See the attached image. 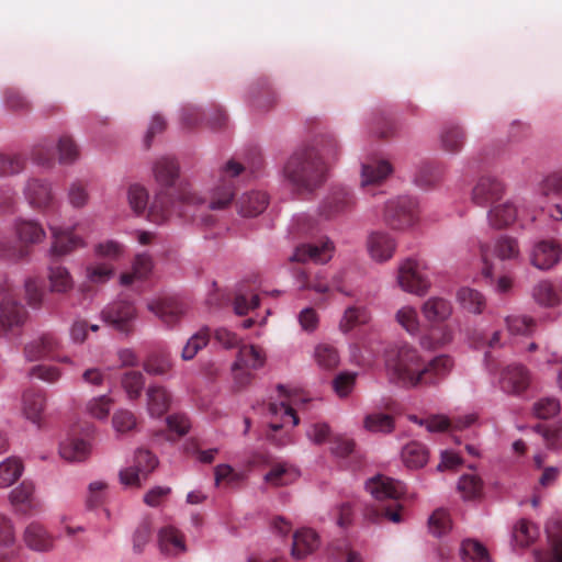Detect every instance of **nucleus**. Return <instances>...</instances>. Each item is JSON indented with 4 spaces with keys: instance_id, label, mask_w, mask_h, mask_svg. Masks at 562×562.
Wrapping results in <instances>:
<instances>
[{
    "instance_id": "obj_35",
    "label": "nucleus",
    "mask_w": 562,
    "mask_h": 562,
    "mask_svg": "<svg viewBox=\"0 0 562 562\" xmlns=\"http://www.w3.org/2000/svg\"><path fill=\"white\" fill-rule=\"evenodd\" d=\"M425 379L423 383L434 384L438 379L446 376L453 368V360L447 355L435 357L431 361L425 362Z\"/></svg>"
},
{
    "instance_id": "obj_42",
    "label": "nucleus",
    "mask_w": 562,
    "mask_h": 562,
    "mask_svg": "<svg viewBox=\"0 0 562 562\" xmlns=\"http://www.w3.org/2000/svg\"><path fill=\"white\" fill-rule=\"evenodd\" d=\"M48 280L53 292L65 293L74 286L71 274L64 266H50Z\"/></svg>"
},
{
    "instance_id": "obj_33",
    "label": "nucleus",
    "mask_w": 562,
    "mask_h": 562,
    "mask_svg": "<svg viewBox=\"0 0 562 562\" xmlns=\"http://www.w3.org/2000/svg\"><path fill=\"white\" fill-rule=\"evenodd\" d=\"M147 307L167 326L177 324L184 314L183 307L175 302L154 301L148 303Z\"/></svg>"
},
{
    "instance_id": "obj_39",
    "label": "nucleus",
    "mask_w": 562,
    "mask_h": 562,
    "mask_svg": "<svg viewBox=\"0 0 562 562\" xmlns=\"http://www.w3.org/2000/svg\"><path fill=\"white\" fill-rule=\"evenodd\" d=\"M127 202L135 215H144L149 206V192L146 187L132 183L127 189Z\"/></svg>"
},
{
    "instance_id": "obj_32",
    "label": "nucleus",
    "mask_w": 562,
    "mask_h": 562,
    "mask_svg": "<svg viewBox=\"0 0 562 562\" xmlns=\"http://www.w3.org/2000/svg\"><path fill=\"white\" fill-rule=\"evenodd\" d=\"M45 408V397L42 393L25 391L22 395V413L26 419L40 425Z\"/></svg>"
},
{
    "instance_id": "obj_31",
    "label": "nucleus",
    "mask_w": 562,
    "mask_h": 562,
    "mask_svg": "<svg viewBox=\"0 0 562 562\" xmlns=\"http://www.w3.org/2000/svg\"><path fill=\"white\" fill-rule=\"evenodd\" d=\"M268 205V196L260 191H250L244 193L238 200V212L241 216H257L262 213Z\"/></svg>"
},
{
    "instance_id": "obj_61",
    "label": "nucleus",
    "mask_w": 562,
    "mask_h": 562,
    "mask_svg": "<svg viewBox=\"0 0 562 562\" xmlns=\"http://www.w3.org/2000/svg\"><path fill=\"white\" fill-rule=\"evenodd\" d=\"M112 426L116 434L123 435L136 427L134 414L127 409H117L112 417Z\"/></svg>"
},
{
    "instance_id": "obj_17",
    "label": "nucleus",
    "mask_w": 562,
    "mask_h": 562,
    "mask_svg": "<svg viewBox=\"0 0 562 562\" xmlns=\"http://www.w3.org/2000/svg\"><path fill=\"white\" fill-rule=\"evenodd\" d=\"M505 193V186L496 178H481L472 191V199L479 205H493Z\"/></svg>"
},
{
    "instance_id": "obj_48",
    "label": "nucleus",
    "mask_w": 562,
    "mask_h": 562,
    "mask_svg": "<svg viewBox=\"0 0 562 562\" xmlns=\"http://www.w3.org/2000/svg\"><path fill=\"white\" fill-rule=\"evenodd\" d=\"M209 340L210 329L209 327H202L188 339L182 349L181 358L184 361L193 359L201 349L206 347Z\"/></svg>"
},
{
    "instance_id": "obj_63",
    "label": "nucleus",
    "mask_w": 562,
    "mask_h": 562,
    "mask_svg": "<svg viewBox=\"0 0 562 562\" xmlns=\"http://www.w3.org/2000/svg\"><path fill=\"white\" fill-rule=\"evenodd\" d=\"M133 467L139 470L143 474L144 480L147 479L148 474L154 471L157 465V459L151 452L145 449H138L135 451Z\"/></svg>"
},
{
    "instance_id": "obj_37",
    "label": "nucleus",
    "mask_w": 562,
    "mask_h": 562,
    "mask_svg": "<svg viewBox=\"0 0 562 562\" xmlns=\"http://www.w3.org/2000/svg\"><path fill=\"white\" fill-rule=\"evenodd\" d=\"M457 301L460 306L472 314H481L485 307L484 295L477 290L471 288H461L457 292Z\"/></svg>"
},
{
    "instance_id": "obj_29",
    "label": "nucleus",
    "mask_w": 562,
    "mask_h": 562,
    "mask_svg": "<svg viewBox=\"0 0 562 562\" xmlns=\"http://www.w3.org/2000/svg\"><path fill=\"white\" fill-rule=\"evenodd\" d=\"M422 313L430 323H442L452 315V305L443 297L431 296L423 303Z\"/></svg>"
},
{
    "instance_id": "obj_27",
    "label": "nucleus",
    "mask_w": 562,
    "mask_h": 562,
    "mask_svg": "<svg viewBox=\"0 0 562 562\" xmlns=\"http://www.w3.org/2000/svg\"><path fill=\"white\" fill-rule=\"evenodd\" d=\"M294 282L301 291H313L316 294L324 295L331 290L329 279L323 271L316 272L314 276H308L303 270L294 272Z\"/></svg>"
},
{
    "instance_id": "obj_55",
    "label": "nucleus",
    "mask_w": 562,
    "mask_h": 562,
    "mask_svg": "<svg viewBox=\"0 0 562 562\" xmlns=\"http://www.w3.org/2000/svg\"><path fill=\"white\" fill-rule=\"evenodd\" d=\"M460 553L464 562H488L485 547L475 540H464Z\"/></svg>"
},
{
    "instance_id": "obj_56",
    "label": "nucleus",
    "mask_w": 562,
    "mask_h": 562,
    "mask_svg": "<svg viewBox=\"0 0 562 562\" xmlns=\"http://www.w3.org/2000/svg\"><path fill=\"white\" fill-rule=\"evenodd\" d=\"M121 384L127 397L136 400L139 397L145 384L144 375L138 371L126 372L121 379Z\"/></svg>"
},
{
    "instance_id": "obj_24",
    "label": "nucleus",
    "mask_w": 562,
    "mask_h": 562,
    "mask_svg": "<svg viewBox=\"0 0 562 562\" xmlns=\"http://www.w3.org/2000/svg\"><path fill=\"white\" fill-rule=\"evenodd\" d=\"M171 196L165 190L157 191L146 212L147 220L157 225L167 223L171 216Z\"/></svg>"
},
{
    "instance_id": "obj_22",
    "label": "nucleus",
    "mask_w": 562,
    "mask_h": 562,
    "mask_svg": "<svg viewBox=\"0 0 562 562\" xmlns=\"http://www.w3.org/2000/svg\"><path fill=\"white\" fill-rule=\"evenodd\" d=\"M171 394L167 387L151 384L146 391V405L151 417H161L170 407Z\"/></svg>"
},
{
    "instance_id": "obj_6",
    "label": "nucleus",
    "mask_w": 562,
    "mask_h": 562,
    "mask_svg": "<svg viewBox=\"0 0 562 562\" xmlns=\"http://www.w3.org/2000/svg\"><path fill=\"white\" fill-rule=\"evenodd\" d=\"M384 220L394 229H406L417 221V202L409 196H397L385 203Z\"/></svg>"
},
{
    "instance_id": "obj_18",
    "label": "nucleus",
    "mask_w": 562,
    "mask_h": 562,
    "mask_svg": "<svg viewBox=\"0 0 562 562\" xmlns=\"http://www.w3.org/2000/svg\"><path fill=\"white\" fill-rule=\"evenodd\" d=\"M24 196L31 206L45 209L54 200L52 184L45 180L30 179L24 188Z\"/></svg>"
},
{
    "instance_id": "obj_15",
    "label": "nucleus",
    "mask_w": 562,
    "mask_h": 562,
    "mask_svg": "<svg viewBox=\"0 0 562 562\" xmlns=\"http://www.w3.org/2000/svg\"><path fill=\"white\" fill-rule=\"evenodd\" d=\"M367 248L370 257L376 262L390 260L396 249L395 239L385 232H372L368 236Z\"/></svg>"
},
{
    "instance_id": "obj_21",
    "label": "nucleus",
    "mask_w": 562,
    "mask_h": 562,
    "mask_svg": "<svg viewBox=\"0 0 562 562\" xmlns=\"http://www.w3.org/2000/svg\"><path fill=\"white\" fill-rule=\"evenodd\" d=\"M158 547L162 554L177 557L187 551L183 535L172 526H165L158 530Z\"/></svg>"
},
{
    "instance_id": "obj_7",
    "label": "nucleus",
    "mask_w": 562,
    "mask_h": 562,
    "mask_svg": "<svg viewBox=\"0 0 562 562\" xmlns=\"http://www.w3.org/2000/svg\"><path fill=\"white\" fill-rule=\"evenodd\" d=\"M484 278L492 280L493 272L490 265V259L496 257L499 260H514L519 257V246L515 238L503 236L492 244H484L481 246Z\"/></svg>"
},
{
    "instance_id": "obj_59",
    "label": "nucleus",
    "mask_w": 562,
    "mask_h": 562,
    "mask_svg": "<svg viewBox=\"0 0 562 562\" xmlns=\"http://www.w3.org/2000/svg\"><path fill=\"white\" fill-rule=\"evenodd\" d=\"M109 484L104 480H94L89 483L86 503L89 508H93L101 504L105 498Z\"/></svg>"
},
{
    "instance_id": "obj_49",
    "label": "nucleus",
    "mask_w": 562,
    "mask_h": 562,
    "mask_svg": "<svg viewBox=\"0 0 562 562\" xmlns=\"http://www.w3.org/2000/svg\"><path fill=\"white\" fill-rule=\"evenodd\" d=\"M395 319L411 336H415L419 333L420 322L415 307L409 305L401 307L395 314Z\"/></svg>"
},
{
    "instance_id": "obj_28",
    "label": "nucleus",
    "mask_w": 562,
    "mask_h": 562,
    "mask_svg": "<svg viewBox=\"0 0 562 562\" xmlns=\"http://www.w3.org/2000/svg\"><path fill=\"white\" fill-rule=\"evenodd\" d=\"M35 485L31 481H23L11 490L9 494L10 503L18 509L32 510L38 507L35 496Z\"/></svg>"
},
{
    "instance_id": "obj_23",
    "label": "nucleus",
    "mask_w": 562,
    "mask_h": 562,
    "mask_svg": "<svg viewBox=\"0 0 562 562\" xmlns=\"http://www.w3.org/2000/svg\"><path fill=\"white\" fill-rule=\"evenodd\" d=\"M153 176L161 190L171 188L179 177V166L175 159L161 157L153 165Z\"/></svg>"
},
{
    "instance_id": "obj_38",
    "label": "nucleus",
    "mask_w": 562,
    "mask_h": 562,
    "mask_svg": "<svg viewBox=\"0 0 562 562\" xmlns=\"http://www.w3.org/2000/svg\"><path fill=\"white\" fill-rule=\"evenodd\" d=\"M312 358L321 370H333L340 362L337 349L334 346L324 342L315 346Z\"/></svg>"
},
{
    "instance_id": "obj_64",
    "label": "nucleus",
    "mask_w": 562,
    "mask_h": 562,
    "mask_svg": "<svg viewBox=\"0 0 562 562\" xmlns=\"http://www.w3.org/2000/svg\"><path fill=\"white\" fill-rule=\"evenodd\" d=\"M357 373L344 371L333 380V389L339 397H347L353 391Z\"/></svg>"
},
{
    "instance_id": "obj_53",
    "label": "nucleus",
    "mask_w": 562,
    "mask_h": 562,
    "mask_svg": "<svg viewBox=\"0 0 562 562\" xmlns=\"http://www.w3.org/2000/svg\"><path fill=\"white\" fill-rule=\"evenodd\" d=\"M58 161L61 165H72L79 159L80 151L76 142L67 135L60 136L57 142Z\"/></svg>"
},
{
    "instance_id": "obj_3",
    "label": "nucleus",
    "mask_w": 562,
    "mask_h": 562,
    "mask_svg": "<svg viewBox=\"0 0 562 562\" xmlns=\"http://www.w3.org/2000/svg\"><path fill=\"white\" fill-rule=\"evenodd\" d=\"M532 202L527 195L515 194L509 199L494 202L487 213V220L494 228H504L513 225L527 212V203Z\"/></svg>"
},
{
    "instance_id": "obj_44",
    "label": "nucleus",
    "mask_w": 562,
    "mask_h": 562,
    "mask_svg": "<svg viewBox=\"0 0 562 562\" xmlns=\"http://www.w3.org/2000/svg\"><path fill=\"white\" fill-rule=\"evenodd\" d=\"M19 238L24 243H40L45 237L43 227L33 220H19L15 224Z\"/></svg>"
},
{
    "instance_id": "obj_13",
    "label": "nucleus",
    "mask_w": 562,
    "mask_h": 562,
    "mask_svg": "<svg viewBox=\"0 0 562 562\" xmlns=\"http://www.w3.org/2000/svg\"><path fill=\"white\" fill-rule=\"evenodd\" d=\"M26 317L24 306L12 296H5L0 303V336L21 326Z\"/></svg>"
},
{
    "instance_id": "obj_50",
    "label": "nucleus",
    "mask_w": 562,
    "mask_h": 562,
    "mask_svg": "<svg viewBox=\"0 0 562 562\" xmlns=\"http://www.w3.org/2000/svg\"><path fill=\"white\" fill-rule=\"evenodd\" d=\"M363 427L370 432L390 434L394 429V420L387 414L372 413L364 417Z\"/></svg>"
},
{
    "instance_id": "obj_20",
    "label": "nucleus",
    "mask_w": 562,
    "mask_h": 562,
    "mask_svg": "<svg viewBox=\"0 0 562 562\" xmlns=\"http://www.w3.org/2000/svg\"><path fill=\"white\" fill-rule=\"evenodd\" d=\"M91 451V441L77 436H68L59 445V454L68 462L86 461L90 457Z\"/></svg>"
},
{
    "instance_id": "obj_47",
    "label": "nucleus",
    "mask_w": 562,
    "mask_h": 562,
    "mask_svg": "<svg viewBox=\"0 0 562 562\" xmlns=\"http://www.w3.org/2000/svg\"><path fill=\"white\" fill-rule=\"evenodd\" d=\"M113 398L109 394H102L90 398L85 406L86 413L92 418L105 420L111 412Z\"/></svg>"
},
{
    "instance_id": "obj_36",
    "label": "nucleus",
    "mask_w": 562,
    "mask_h": 562,
    "mask_svg": "<svg viewBox=\"0 0 562 562\" xmlns=\"http://www.w3.org/2000/svg\"><path fill=\"white\" fill-rule=\"evenodd\" d=\"M401 457L407 468L419 469L428 462L429 452L423 443L412 441L403 447Z\"/></svg>"
},
{
    "instance_id": "obj_57",
    "label": "nucleus",
    "mask_w": 562,
    "mask_h": 562,
    "mask_svg": "<svg viewBox=\"0 0 562 562\" xmlns=\"http://www.w3.org/2000/svg\"><path fill=\"white\" fill-rule=\"evenodd\" d=\"M88 187L80 180L72 181L67 190V200L75 209H82L89 202Z\"/></svg>"
},
{
    "instance_id": "obj_43",
    "label": "nucleus",
    "mask_w": 562,
    "mask_h": 562,
    "mask_svg": "<svg viewBox=\"0 0 562 562\" xmlns=\"http://www.w3.org/2000/svg\"><path fill=\"white\" fill-rule=\"evenodd\" d=\"M114 276V268L108 262H93L85 268L86 282L90 284H104Z\"/></svg>"
},
{
    "instance_id": "obj_1",
    "label": "nucleus",
    "mask_w": 562,
    "mask_h": 562,
    "mask_svg": "<svg viewBox=\"0 0 562 562\" xmlns=\"http://www.w3.org/2000/svg\"><path fill=\"white\" fill-rule=\"evenodd\" d=\"M424 360L419 351L407 342L391 346L385 351V370L391 381L416 387L425 379Z\"/></svg>"
},
{
    "instance_id": "obj_54",
    "label": "nucleus",
    "mask_w": 562,
    "mask_h": 562,
    "mask_svg": "<svg viewBox=\"0 0 562 562\" xmlns=\"http://www.w3.org/2000/svg\"><path fill=\"white\" fill-rule=\"evenodd\" d=\"M532 296L542 306H554L559 304L560 297L549 281H540L533 286Z\"/></svg>"
},
{
    "instance_id": "obj_52",
    "label": "nucleus",
    "mask_w": 562,
    "mask_h": 562,
    "mask_svg": "<svg viewBox=\"0 0 562 562\" xmlns=\"http://www.w3.org/2000/svg\"><path fill=\"white\" fill-rule=\"evenodd\" d=\"M538 537V528L526 519H520L514 527L513 541L519 547H527Z\"/></svg>"
},
{
    "instance_id": "obj_62",
    "label": "nucleus",
    "mask_w": 562,
    "mask_h": 562,
    "mask_svg": "<svg viewBox=\"0 0 562 562\" xmlns=\"http://www.w3.org/2000/svg\"><path fill=\"white\" fill-rule=\"evenodd\" d=\"M124 252V245L113 239L99 243L94 247L95 256L106 258L110 260H119L120 258L123 257Z\"/></svg>"
},
{
    "instance_id": "obj_30",
    "label": "nucleus",
    "mask_w": 562,
    "mask_h": 562,
    "mask_svg": "<svg viewBox=\"0 0 562 562\" xmlns=\"http://www.w3.org/2000/svg\"><path fill=\"white\" fill-rule=\"evenodd\" d=\"M318 546L317 533L310 528H302L293 535L292 555L295 559H302L315 551Z\"/></svg>"
},
{
    "instance_id": "obj_19",
    "label": "nucleus",
    "mask_w": 562,
    "mask_h": 562,
    "mask_svg": "<svg viewBox=\"0 0 562 562\" xmlns=\"http://www.w3.org/2000/svg\"><path fill=\"white\" fill-rule=\"evenodd\" d=\"M529 384L530 374L524 366H508L502 373L501 386L507 393L519 394L527 390Z\"/></svg>"
},
{
    "instance_id": "obj_14",
    "label": "nucleus",
    "mask_w": 562,
    "mask_h": 562,
    "mask_svg": "<svg viewBox=\"0 0 562 562\" xmlns=\"http://www.w3.org/2000/svg\"><path fill=\"white\" fill-rule=\"evenodd\" d=\"M366 488L378 501H397L404 494V485L400 481L384 475L369 479Z\"/></svg>"
},
{
    "instance_id": "obj_2",
    "label": "nucleus",
    "mask_w": 562,
    "mask_h": 562,
    "mask_svg": "<svg viewBox=\"0 0 562 562\" xmlns=\"http://www.w3.org/2000/svg\"><path fill=\"white\" fill-rule=\"evenodd\" d=\"M327 167L313 149L293 153L284 166V176L299 191H312L321 186L326 177Z\"/></svg>"
},
{
    "instance_id": "obj_46",
    "label": "nucleus",
    "mask_w": 562,
    "mask_h": 562,
    "mask_svg": "<svg viewBox=\"0 0 562 562\" xmlns=\"http://www.w3.org/2000/svg\"><path fill=\"white\" fill-rule=\"evenodd\" d=\"M370 318V313L366 307L349 306L339 322V328L344 333H348L357 325L367 324Z\"/></svg>"
},
{
    "instance_id": "obj_26",
    "label": "nucleus",
    "mask_w": 562,
    "mask_h": 562,
    "mask_svg": "<svg viewBox=\"0 0 562 562\" xmlns=\"http://www.w3.org/2000/svg\"><path fill=\"white\" fill-rule=\"evenodd\" d=\"M265 350L255 345H247L239 348L236 360L232 364V370L236 371L241 368L260 369L266 363Z\"/></svg>"
},
{
    "instance_id": "obj_25",
    "label": "nucleus",
    "mask_w": 562,
    "mask_h": 562,
    "mask_svg": "<svg viewBox=\"0 0 562 562\" xmlns=\"http://www.w3.org/2000/svg\"><path fill=\"white\" fill-rule=\"evenodd\" d=\"M300 471L294 465L281 462L271 467L265 474L263 481L269 486L280 487L294 483L300 477Z\"/></svg>"
},
{
    "instance_id": "obj_4",
    "label": "nucleus",
    "mask_w": 562,
    "mask_h": 562,
    "mask_svg": "<svg viewBox=\"0 0 562 562\" xmlns=\"http://www.w3.org/2000/svg\"><path fill=\"white\" fill-rule=\"evenodd\" d=\"M243 166L234 160L227 161L221 169L218 182L209 191V209L221 211L227 209L234 200L235 189L231 180L226 177H237L243 171Z\"/></svg>"
},
{
    "instance_id": "obj_51",
    "label": "nucleus",
    "mask_w": 562,
    "mask_h": 562,
    "mask_svg": "<svg viewBox=\"0 0 562 562\" xmlns=\"http://www.w3.org/2000/svg\"><path fill=\"white\" fill-rule=\"evenodd\" d=\"M172 368V359L167 353H153L144 362V370L150 375H165Z\"/></svg>"
},
{
    "instance_id": "obj_45",
    "label": "nucleus",
    "mask_w": 562,
    "mask_h": 562,
    "mask_svg": "<svg viewBox=\"0 0 562 562\" xmlns=\"http://www.w3.org/2000/svg\"><path fill=\"white\" fill-rule=\"evenodd\" d=\"M439 139L445 151L456 154L464 144V133L459 126H448L441 131Z\"/></svg>"
},
{
    "instance_id": "obj_5",
    "label": "nucleus",
    "mask_w": 562,
    "mask_h": 562,
    "mask_svg": "<svg viewBox=\"0 0 562 562\" xmlns=\"http://www.w3.org/2000/svg\"><path fill=\"white\" fill-rule=\"evenodd\" d=\"M396 280L403 291L418 296L425 295L431 285L425 265L412 258L401 262Z\"/></svg>"
},
{
    "instance_id": "obj_12",
    "label": "nucleus",
    "mask_w": 562,
    "mask_h": 562,
    "mask_svg": "<svg viewBox=\"0 0 562 562\" xmlns=\"http://www.w3.org/2000/svg\"><path fill=\"white\" fill-rule=\"evenodd\" d=\"M334 244L329 240H323L321 245L303 244L295 248L289 257L292 262L305 263L313 261L316 263H325L333 257Z\"/></svg>"
},
{
    "instance_id": "obj_41",
    "label": "nucleus",
    "mask_w": 562,
    "mask_h": 562,
    "mask_svg": "<svg viewBox=\"0 0 562 562\" xmlns=\"http://www.w3.org/2000/svg\"><path fill=\"white\" fill-rule=\"evenodd\" d=\"M562 194V172L557 171L546 176L537 187V192L529 198L532 202H538V196L547 198L550 195Z\"/></svg>"
},
{
    "instance_id": "obj_58",
    "label": "nucleus",
    "mask_w": 562,
    "mask_h": 562,
    "mask_svg": "<svg viewBox=\"0 0 562 562\" xmlns=\"http://www.w3.org/2000/svg\"><path fill=\"white\" fill-rule=\"evenodd\" d=\"M560 402L558 398L547 396L538 400L533 406L532 412L536 417L540 419H548L554 417L560 412Z\"/></svg>"
},
{
    "instance_id": "obj_11",
    "label": "nucleus",
    "mask_w": 562,
    "mask_h": 562,
    "mask_svg": "<svg viewBox=\"0 0 562 562\" xmlns=\"http://www.w3.org/2000/svg\"><path fill=\"white\" fill-rule=\"evenodd\" d=\"M562 257V248L552 240H541L535 244L530 251V262L539 270L553 268Z\"/></svg>"
},
{
    "instance_id": "obj_16",
    "label": "nucleus",
    "mask_w": 562,
    "mask_h": 562,
    "mask_svg": "<svg viewBox=\"0 0 562 562\" xmlns=\"http://www.w3.org/2000/svg\"><path fill=\"white\" fill-rule=\"evenodd\" d=\"M60 347V339L52 333H46L33 338L25 345L24 356L27 361H37L48 357Z\"/></svg>"
},
{
    "instance_id": "obj_34",
    "label": "nucleus",
    "mask_w": 562,
    "mask_h": 562,
    "mask_svg": "<svg viewBox=\"0 0 562 562\" xmlns=\"http://www.w3.org/2000/svg\"><path fill=\"white\" fill-rule=\"evenodd\" d=\"M393 171L386 160H376L363 164L361 169V186L376 184L386 179Z\"/></svg>"
},
{
    "instance_id": "obj_60",
    "label": "nucleus",
    "mask_w": 562,
    "mask_h": 562,
    "mask_svg": "<svg viewBox=\"0 0 562 562\" xmlns=\"http://www.w3.org/2000/svg\"><path fill=\"white\" fill-rule=\"evenodd\" d=\"M432 339L428 336H423L419 340L422 347L426 349L435 348L436 346H443L449 344L453 338L452 329L448 326H443L441 328H434L431 330Z\"/></svg>"
},
{
    "instance_id": "obj_8",
    "label": "nucleus",
    "mask_w": 562,
    "mask_h": 562,
    "mask_svg": "<svg viewBox=\"0 0 562 562\" xmlns=\"http://www.w3.org/2000/svg\"><path fill=\"white\" fill-rule=\"evenodd\" d=\"M104 322L123 333L131 331V323L136 318L134 305L125 300L109 303L101 312Z\"/></svg>"
},
{
    "instance_id": "obj_9",
    "label": "nucleus",
    "mask_w": 562,
    "mask_h": 562,
    "mask_svg": "<svg viewBox=\"0 0 562 562\" xmlns=\"http://www.w3.org/2000/svg\"><path fill=\"white\" fill-rule=\"evenodd\" d=\"M48 227L52 232L53 241L49 252L53 256H66L76 249L87 246L86 240L72 233L74 228H63L48 222Z\"/></svg>"
},
{
    "instance_id": "obj_10",
    "label": "nucleus",
    "mask_w": 562,
    "mask_h": 562,
    "mask_svg": "<svg viewBox=\"0 0 562 562\" xmlns=\"http://www.w3.org/2000/svg\"><path fill=\"white\" fill-rule=\"evenodd\" d=\"M27 549L37 553H47L55 548V538L47 528L38 521L30 522L22 535Z\"/></svg>"
},
{
    "instance_id": "obj_40",
    "label": "nucleus",
    "mask_w": 562,
    "mask_h": 562,
    "mask_svg": "<svg viewBox=\"0 0 562 562\" xmlns=\"http://www.w3.org/2000/svg\"><path fill=\"white\" fill-rule=\"evenodd\" d=\"M24 471L23 463L15 457H9L0 462V488H5L15 483Z\"/></svg>"
}]
</instances>
